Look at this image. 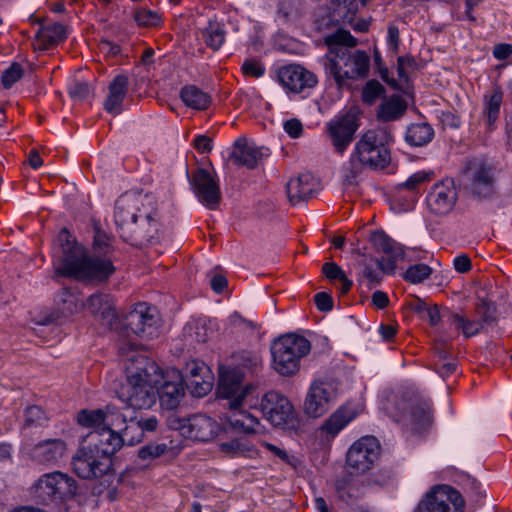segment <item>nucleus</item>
Segmentation results:
<instances>
[{
	"instance_id": "nucleus-1",
	"label": "nucleus",
	"mask_w": 512,
	"mask_h": 512,
	"mask_svg": "<svg viewBox=\"0 0 512 512\" xmlns=\"http://www.w3.org/2000/svg\"><path fill=\"white\" fill-rule=\"evenodd\" d=\"M57 241L62 249L61 265L56 269L57 276L104 283L116 271L110 258L114 251L112 237L100 227H94L92 253L80 245L66 228L60 230Z\"/></svg>"
},
{
	"instance_id": "nucleus-2",
	"label": "nucleus",
	"mask_w": 512,
	"mask_h": 512,
	"mask_svg": "<svg viewBox=\"0 0 512 512\" xmlns=\"http://www.w3.org/2000/svg\"><path fill=\"white\" fill-rule=\"evenodd\" d=\"M147 196L126 192L115 203L114 220L120 237L133 246L143 247L160 240L157 211L148 209Z\"/></svg>"
},
{
	"instance_id": "nucleus-3",
	"label": "nucleus",
	"mask_w": 512,
	"mask_h": 512,
	"mask_svg": "<svg viewBox=\"0 0 512 512\" xmlns=\"http://www.w3.org/2000/svg\"><path fill=\"white\" fill-rule=\"evenodd\" d=\"M137 345L133 343H122L119 346V353L126 356L127 391H122L119 398L126 407L134 410L148 409L156 402V388L164 379L160 367L148 357L141 354H132Z\"/></svg>"
},
{
	"instance_id": "nucleus-4",
	"label": "nucleus",
	"mask_w": 512,
	"mask_h": 512,
	"mask_svg": "<svg viewBox=\"0 0 512 512\" xmlns=\"http://www.w3.org/2000/svg\"><path fill=\"white\" fill-rule=\"evenodd\" d=\"M323 43L328 48L325 68L339 86L347 79L367 76L370 56L363 50H356L354 53L349 51L358 41L348 30L336 29L324 37Z\"/></svg>"
},
{
	"instance_id": "nucleus-5",
	"label": "nucleus",
	"mask_w": 512,
	"mask_h": 512,
	"mask_svg": "<svg viewBox=\"0 0 512 512\" xmlns=\"http://www.w3.org/2000/svg\"><path fill=\"white\" fill-rule=\"evenodd\" d=\"M393 135L387 128L367 130L356 142L350 156L353 168L384 169L391 161L388 145Z\"/></svg>"
},
{
	"instance_id": "nucleus-6",
	"label": "nucleus",
	"mask_w": 512,
	"mask_h": 512,
	"mask_svg": "<svg viewBox=\"0 0 512 512\" xmlns=\"http://www.w3.org/2000/svg\"><path fill=\"white\" fill-rule=\"evenodd\" d=\"M272 367L282 376H293L300 369V360L311 351L310 341L297 333L275 339L270 347Z\"/></svg>"
},
{
	"instance_id": "nucleus-7",
	"label": "nucleus",
	"mask_w": 512,
	"mask_h": 512,
	"mask_svg": "<svg viewBox=\"0 0 512 512\" xmlns=\"http://www.w3.org/2000/svg\"><path fill=\"white\" fill-rule=\"evenodd\" d=\"M105 418H77L79 425L90 429L86 435L88 447L112 460L113 455L122 447L119 433L104 423Z\"/></svg>"
},
{
	"instance_id": "nucleus-8",
	"label": "nucleus",
	"mask_w": 512,
	"mask_h": 512,
	"mask_svg": "<svg viewBox=\"0 0 512 512\" xmlns=\"http://www.w3.org/2000/svg\"><path fill=\"white\" fill-rule=\"evenodd\" d=\"M35 496L43 504L59 502L76 494V481L68 474L54 471L42 475L34 485Z\"/></svg>"
},
{
	"instance_id": "nucleus-9",
	"label": "nucleus",
	"mask_w": 512,
	"mask_h": 512,
	"mask_svg": "<svg viewBox=\"0 0 512 512\" xmlns=\"http://www.w3.org/2000/svg\"><path fill=\"white\" fill-rule=\"evenodd\" d=\"M464 499L450 485H437L428 491L413 512H463Z\"/></svg>"
},
{
	"instance_id": "nucleus-10",
	"label": "nucleus",
	"mask_w": 512,
	"mask_h": 512,
	"mask_svg": "<svg viewBox=\"0 0 512 512\" xmlns=\"http://www.w3.org/2000/svg\"><path fill=\"white\" fill-rule=\"evenodd\" d=\"M243 374L237 369L221 371L217 384L216 395L218 400H224L223 407L239 410L248 395L252 385H242Z\"/></svg>"
},
{
	"instance_id": "nucleus-11",
	"label": "nucleus",
	"mask_w": 512,
	"mask_h": 512,
	"mask_svg": "<svg viewBox=\"0 0 512 512\" xmlns=\"http://www.w3.org/2000/svg\"><path fill=\"white\" fill-rule=\"evenodd\" d=\"M359 127L360 119L353 109L335 116L327 123L328 138L336 153L343 154L347 150Z\"/></svg>"
},
{
	"instance_id": "nucleus-12",
	"label": "nucleus",
	"mask_w": 512,
	"mask_h": 512,
	"mask_svg": "<svg viewBox=\"0 0 512 512\" xmlns=\"http://www.w3.org/2000/svg\"><path fill=\"white\" fill-rule=\"evenodd\" d=\"M381 446L376 437L366 435L356 440L346 453V463L357 473L370 470L378 460Z\"/></svg>"
},
{
	"instance_id": "nucleus-13",
	"label": "nucleus",
	"mask_w": 512,
	"mask_h": 512,
	"mask_svg": "<svg viewBox=\"0 0 512 512\" xmlns=\"http://www.w3.org/2000/svg\"><path fill=\"white\" fill-rule=\"evenodd\" d=\"M469 194L479 200H492L498 194L496 169L487 163H478L469 169Z\"/></svg>"
},
{
	"instance_id": "nucleus-14",
	"label": "nucleus",
	"mask_w": 512,
	"mask_h": 512,
	"mask_svg": "<svg viewBox=\"0 0 512 512\" xmlns=\"http://www.w3.org/2000/svg\"><path fill=\"white\" fill-rule=\"evenodd\" d=\"M168 426L185 438L208 442L222 432L215 418H169Z\"/></svg>"
},
{
	"instance_id": "nucleus-15",
	"label": "nucleus",
	"mask_w": 512,
	"mask_h": 512,
	"mask_svg": "<svg viewBox=\"0 0 512 512\" xmlns=\"http://www.w3.org/2000/svg\"><path fill=\"white\" fill-rule=\"evenodd\" d=\"M72 467L78 477L94 479L109 475L112 471V460L101 456L97 450L84 446L73 456Z\"/></svg>"
},
{
	"instance_id": "nucleus-16",
	"label": "nucleus",
	"mask_w": 512,
	"mask_h": 512,
	"mask_svg": "<svg viewBox=\"0 0 512 512\" xmlns=\"http://www.w3.org/2000/svg\"><path fill=\"white\" fill-rule=\"evenodd\" d=\"M190 185L200 203L210 210L218 208L222 195L218 179L215 175L199 167L192 172Z\"/></svg>"
},
{
	"instance_id": "nucleus-17",
	"label": "nucleus",
	"mask_w": 512,
	"mask_h": 512,
	"mask_svg": "<svg viewBox=\"0 0 512 512\" xmlns=\"http://www.w3.org/2000/svg\"><path fill=\"white\" fill-rule=\"evenodd\" d=\"M277 80L287 92L291 93H301L305 89L314 88L318 83L315 74L296 64L279 68Z\"/></svg>"
},
{
	"instance_id": "nucleus-18",
	"label": "nucleus",
	"mask_w": 512,
	"mask_h": 512,
	"mask_svg": "<svg viewBox=\"0 0 512 512\" xmlns=\"http://www.w3.org/2000/svg\"><path fill=\"white\" fill-rule=\"evenodd\" d=\"M458 198L454 180L446 178L434 184L427 197L428 209L437 215H446L454 207Z\"/></svg>"
},
{
	"instance_id": "nucleus-19",
	"label": "nucleus",
	"mask_w": 512,
	"mask_h": 512,
	"mask_svg": "<svg viewBox=\"0 0 512 512\" xmlns=\"http://www.w3.org/2000/svg\"><path fill=\"white\" fill-rule=\"evenodd\" d=\"M155 308L146 303H138L129 311L123 321V326L127 332L137 336L150 337L156 325Z\"/></svg>"
},
{
	"instance_id": "nucleus-20",
	"label": "nucleus",
	"mask_w": 512,
	"mask_h": 512,
	"mask_svg": "<svg viewBox=\"0 0 512 512\" xmlns=\"http://www.w3.org/2000/svg\"><path fill=\"white\" fill-rule=\"evenodd\" d=\"M182 382V375L177 370H173L171 376L169 374L164 375L161 384L156 388V393L158 394L162 408L172 410L179 405L181 398L184 396Z\"/></svg>"
},
{
	"instance_id": "nucleus-21",
	"label": "nucleus",
	"mask_w": 512,
	"mask_h": 512,
	"mask_svg": "<svg viewBox=\"0 0 512 512\" xmlns=\"http://www.w3.org/2000/svg\"><path fill=\"white\" fill-rule=\"evenodd\" d=\"M123 421L125 427L119 434L122 445L133 446L140 443L146 432H154L158 426L156 418H123Z\"/></svg>"
},
{
	"instance_id": "nucleus-22",
	"label": "nucleus",
	"mask_w": 512,
	"mask_h": 512,
	"mask_svg": "<svg viewBox=\"0 0 512 512\" xmlns=\"http://www.w3.org/2000/svg\"><path fill=\"white\" fill-rule=\"evenodd\" d=\"M87 310L104 325H112L117 318L114 303L108 294L95 293L86 301Z\"/></svg>"
},
{
	"instance_id": "nucleus-23",
	"label": "nucleus",
	"mask_w": 512,
	"mask_h": 512,
	"mask_svg": "<svg viewBox=\"0 0 512 512\" xmlns=\"http://www.w3.org/2000/svg\"><path fill=\"white\" fill-rule=\"evenodd\" d=\"M259 410L263 416H292L294 406L288 397L278 391L271 390L263 395Z\"/></svg>"
},
{
	"instance_id": "nucleus-24",
	"label": "nucleus",
	"mask_w": 512,
	"mask_h": 512,
	"mask_svg": "<svg viewBox=\"0 0 512 512\" xmlns=\"http://www.w3.org/2000/svg\"><path fill=\"white\" fill-rule=\"evenodd\" d=\"M66 443L60 439H48L36 444L31 450V457L40 464H55L64 457Z\"/></svg>"
},
{
	"instance_id": "nucleus-25",
	"label": "nucleus",
	"mask_w": 512,
	"mask_h": 512,
	"mask_svg": "<svg viewBox=\"0 0 512 512\" xmlns=\"http://www.w3.org/2000/svg\"><path fill=\"white\" fill-rule=\"evenodd\" d=\"M129 79L126 75L120 74L114 77L108 86V95L104 102V109L111 114H120L122 103L127 95Z\"/></svg>"
},
{
	"instance_id": "nucleus-26",
	"label": "nucleus",
	"mask_w": 512,
	"mask_h": 512,
	"mask_svg": "<svg viewBox=\"0 0 512 512\" xmlns=\"http://www.w3.org/2000/svg\"><path fill=\"white\" fill-rule=\"evenodd\" d=\"M360 0H329L326 16L335 25L351 22L359 8ZM365 4V0H361Z\"/></svg>"
},
{
	"instance_id": "nucleus-27",
	"label": "nucleus",
	"mask_w": 512,
	"mask_h": 512,
	"mask_svg": "<svg viewBox=\"0 0 512 512\" xmlns=\"http://www.w3.org/2000/svg\"><path fill=\"white\" fill-rule=\"evenodd\" d=\"M313 180L314 177L310 173H303L287 183V195L291 204L295 205L312 197L314 194Z\"/></svg>"
},
{
	"instance_id": "nucleus-28",
	"label": "nucleus",
	"mask_w": 512,
	"mask_h": 512,
	"mask_svg": "<svg viewBox=\"0 0 512 512\" xmlns=\"http://www.w3.org/2000/svg\"><path fill=\"white\" fill-rule=\"evenodd\" d=\"M66 39V29L60 23L41 27L35 36V48L47 50Z\"/></svg>"
},
{
	"instance_id": "nucleus-29",
	"label": "nucleus",
	"mask_w": 512,
	"mask_h": 512,
	"mask_svg": "<svg viewBox=\"0 0 512 512\" xmlns=\"http://www.w3.org/2000/svg\"><path fill=\"white\" fill-rule=\"evenodd\" d=\"M234 151L231 157L235 160V163L241 166H245L249 169H253L257 166L258 160L261 158V150L249 144L245 139H237L234 143Z\"/></svg>"
},
{
	"instance_id": "nucleus-30",
	"label": "nucleus",
	"mask_w": 512,
	"mask_h": 512,
	"mask_svg": "<svg viewBox=\"0 0 512 512\" xmlns=\"http://www.w3.org/2000/svg\"><path fill=\"white\" fill-rule=\"evenodd\" d=\"M435 132L428 122H416L407 126L404 140L411 147H424L434 138Z\"/></svg>"
},
{
	"instance_id": "nucleus-31",
	"label": "nucleus",
	"mask_w": 512,
	"mask_h": 512,
	"mask_svg": "<svg viewBox=\"0 0 512 512\" xmlns=\"http://www.w3.org/2000/svg\"><path fill=\"white\" fill-rule=\"evenodd\" d=\"M406 110V102L400 96L393 95L379 105L377 119L382 122L396 121L406 113Z\"/></svg>"
},
{
	"instance_id": "nucleus-32",
	"label": "nucleus",
	"mask_w": 512,
	"mask_h": 512,
	"mask_svg": "<svg viewBox=\"0 0 512 512\" xmlns=\"http://www.w3.org/2000/svg\"><path fill=\"white\" fill-rule=\"evenodd\" d=\"M180 97L186 106L196 110H205L211 103L210 95L194 85L184 86L180 91Z\"/></svg>"
},
{
	"instance_id": "nucleus-33",
	"label": "nucleus",
	"mask_w": 512,
	"mask_h": 512,
	"mask_svg": "<svg viewBox=\"0 0 512 512\" xmlns=\"http://www.w3.org/2000/svg\"><path fill=\"white\" fill-rule=\"evenodd\" d=\"M201 37L207 47L213 51L219 50L226 38L224 25L217 21H209L208 25L201 30Z\"/></svg>"
},
{
	"instance_id": "nucleus-34",
	"label": "nucleus",
	"mask_w": 512,
	"mask_h": 512,
	"mask_svg": "<svg viewBox=\"0 0 512 512\" xmlns=\"http://www.w3.org/2000/svg\"><path fill=\"white\" fill-rule=\"evenodd\" d=\"M55 304L63 316H70L79 310L78 295L71 288H63L55 298Z\"/></svg>"
},
{
	"instance_id": "nucleus-35",
	"label": "nucleus",
	"mask_w": 512,
	"mask_h": 512,
	"mask_svg": "<svg viewBox=\"0 0 512 512\" xmlns=\"http://www.w3.org/2000/svg\"><path fill=\"white\" fill-rule=\"evenodd\" d=\"M322 274L330 281H339L341 283L340 294H346L352 287V281L349 280L342 268L335 262L328 261L322 264Z\"/></svg>"
},
{
	"instance_id": "nucleus-36",
	"label": "nucleus",
	"mask_w": 512,
	"mask_h": 512,
	"mask_svg": "<svg viewBox=\"0 0 512 512\" xmlns=\"http://www.w3.org/2000/svg\"><path fill=\"white\" fill-rule=\"evenodd\" d=\"M277 429L289 435L305 432L308 418H266Z\"/></svg>"
},
{
	"instance_id": "nucleus-37",
	"label": "nucleus",
	"mask_w": 512,
	"mask_h": 512,
	"mask_svg": "<svg viewBox=\"0 0 512 512\" xmlns=\"http://www.w3.org/2000/svg\"><path fill=\"white\" fill-rule=\"evenodd\" d=\"M448 322L457 330H461L466 338L475 336L482 329V324L479 321L467 319L459 314L451 313Z\"/></svg>"
},
{
	"instance_id": "nucleus-38",
	"label": "nucleus",
	"mask_w": 512,
	"mask_h": 512,
	"mask_svg": "<svg viewBox=\"0 0 512 512\" xmlns=\"http://www.w3.org/2000/svg\"><path fill=\"white\" fill-rule=\"evenodd\" d=\"M320 408V380L315 379L304 400L303 412L306 416H315Z\"/></svg>"
},
{
	"instance_id": "nucleus-39",
	"label": "nucleus",
	"mask_w": 512,
	"mask_h": 512,
	"mask_svg": "<svg viewBox=\"0 0 512 512\" xmlns=\"http://www.w3.org/2000/svg\"><path fill=\"white\" fill-rule=\"evenodd\" d=\"M370 241L374 248L384 254H389L396 250V247H403L390 238L384 231H374L371 233Z\"/></svg>"
},
{
	"instance_id": "nucleus-40",
	"label": "nucleus",
	"mask_w": 512,
	"mask_h": 512,
	"mask_svg": "<svg viewBox=\"0 0 512 512\" xmlns=\"http://www.w3.org/2000/svg\"><path fill=\"white\" fill-rule=\"evenodd\" d=\"M386 257H381L377 260L379 269L386 274H393L396 265L400 260L405 259V251L403 247H396V250L386 254Z\"/></svg>"
},
{
	"instance_id": "nucleus-41",
	"label": "nucleus",
	"mask_w": 512,
	"mask_h": 512,
	"mask_svg": "<svg viewBox=\"0 0 512 512\" xmlns=\"http://www.w3.org/2000/svg\"><path fill=\"white\" fill-rule=\"evenodd\" d=\"M502 99L503 93L497 89L486 100L485 114L489 126H492L499 116Z\"/></svg>"
},
{
	"instance_id": "nucleus-42",
	"label": "nucleus",
	"mask_w": 512,
	"mask_h": 512,
	"mask_svg": "<svg viewBox=\"0 0 512 512\" xmlns=\"http://www.w3.org/2000/svg\"><path fill=\"white\" fill-rule=\"evenodd\" d=\"M432 274V268L423 263L408 267L404 273V279L412 284H418L428 279Z\"/></svg>"
},
{
	"instance_id": "nucleus-43",
	"label": "nucleus",
	"mask_w": 512,
	"mask_h": 512,
	"mask_svg": "<svg viewBox=\"0 0 512 512\" xmlns=\"http://www.w3.org/2000/svg\"><path fill=\"white\" fill-rule=\"evenodd\" d=\"M201 378H191V380H185V385L192 396L201 398L207 395L212 389L211 377L207 375Z\"/></svg>"
},
{
	"instance_id": "nucleus-44",
	"label": "nucleus",
	"mask_w": 512,
	"mask_h": 512,
	"mask_svg": "<svg viewBox=\"0 0 512 512\" xmlns=\"http://www.w3.org/2000/svg\"><path fill=\"white\" fill-rule=\"evenodd\" d=\"M134 20L142 27H156L161 24L162 18L159 13L147 8H138L134 12Z\"/></svg>"
},
{
	"instance_id": "nucleus-45",
	"label": "nucleus",
	"mask_w": 512,
	"mask_h": 512,
	"mask_svg": "<svg viewBox=\"0 0 512 512\" xmlns=\"http://www.w3.org/2000/svg\"><path fill=\"white\" fill-rule=\"evenodd\" d=\"M277 15L285 22H293L299 18L300 12L294 0H279Z\"/></svg>"
},
{
	"instance_id": "nucleus-46",
	"label": "nucleus",
	"mask_w": 512,
	"mask_h": 512,
	"mask_svg": "<svg viewBox=\"0 0 512 512\" xmlns=\"http://www.w3.org/2000/svg\"><path fill=\"white\" fill-rule=\"evenodd\" d=\"M24 75L21 64L14 62L2 72L1 83L4 88H11Z\"/></svg>"
},
{
	"instance_id": "nucleus-47",
	"label": "nucleus",
	"mask_w": 512,
	"mask_h": 512,
	"mask_svg": "<svg viewBox=\"0 0 512 512\" xmlns=\"http://www.w3.org/2000/svg\"><path fill=\"white\" fill-rule=\"evenodd\" d=\"M430 173L425 171H418L412 174L407 180L404 182H400L396 185V189L408 190V191H416L418 187L428 181H430Z\"/></svg>"
},
{
	"instance_id": "nucleus-48",
	"label": "nucleus",
	"mask_w": 512,
	"mask_h": 512,
	"mask_svg": "<svg viewBox=\"0 0 512 512\" xmlns=\"http://www.w3.org/2000/svg\"><path fill=\"white\" fill-rule=\"evenodd\" d=\"M237 360L239 364L251 372H257L260 368H262V358L261 356L252 351H242L237 355Z\"/></svg>"
},
{
	"instance_id": "nucleus-49",
	"label": "nucleus",
	"mask_w": 512,
	"mask_h": 512,
	"mask_svg": "<svg viewBox=\"0 0 512 512\" xmlns=\"http://www.w3.org/2000/svg\"><path fill=\"white\" fill-rule=\"evenodd\" d=\"M353 418H328L322 425V434H326L327 441L330 442Z\"/></svg>"
},
{
	"instance_id": "nucleus-50",
	"label": "nucleus",
	"mask_w": 512,
	"mask_h": 512,
	"mask_svg": "<svg viewBox=\"0 0 512 512\" xmlns=\"http://www.w3.org/2000/svg\"><path fill=\"white\" fill-rule=\"evenodd\" d=\"M230 426L244 434H257L262 430L258 418H245V420L236 418L235 421H230Z\"/></svg>"
},
{
	"instance_id": "nucleus-51",
	"label": "nucleus",
	"mask_w": 512,
	"mask_h": 512,
	"mask_svg": "<svg viewBox=\"0 0 512 512\" xmlns=\"http://www.w3.org/2000/svg\"><path fill=\"white\" fill-rule=\"evenodd\" d=\"M478 314L480 315L479 322L484 325H493L496 322V308L486 299H481L477 307Z\"/></svg>"
},
{
	"instance_id": "nucleus-52",
	"label": "nucleus",
	"mask_w": 512,
	"mask_h": 512,
	"mask_svg": "<svg viewBox=\"0 0 512 512\" xmlns=\"http://www.w3.org/2000/svg\"><path fill=\"white\" fill-rule=\"evenodd\" d=\"M183 380H191V378H201L209 375V368L203 363L196 360L186 363L183 369Z\"/></svg>"
},
{
	"instance_id": "nucleus-53",
	"label": "nucleus",
	"mask_w": 512,
	"mask_h": 512,
	"mask_svg": "<svg viewBox=\"0 0 512 512\" xmlns=\"http://www.w3.org/2000/svg\"><path fill=\"white\" fill-rule=\"evenodd\" d=\"M385 92L384 86L377 80H370L362 91V99L367 104H372Z\"/></svg>"
},
{
	"instance_id": "nucleus-54",
	"label": "nucleus",
	"mask_w": 512,
	"mask_h": 512,
	"mask_svg": "<svg viewBox=\"0 0 512 512\" xmlns=\"http://www.w3.org/2000/svg\"><path fill=\"white\" fill-rule=\"evenodd\" d=\"M219 447L222 452L232 457L242 456L250 451L249 446L240 439H232L231 441L223 442Z\"/></svg>"
},
{
	"instance_id": "nucleus-55",
	"label": "nucleus",
	"mask_w": 512,
	"mask_h": 512,
	"mask_svg": "<svg viewBox=\"0 0 512 512\" xmlns=\"http://www.w3.org/2000/svg\"><path fill=\"white\" fill-rule=\"evenodd\" d=\"M168 451V446L165 443L161 444H147L143 446L139 452L138 457L141 460H152L164 455Z\"/></svg>"
},
{
	"instance_id": "nucleus-56",
	"label": "nucleus",
	"mask_w": 512,
	"mask_h": 512,
	"mask_svg": "<svg viewBox=\"0 0 512 512\" xmlns=\"http://www.w3.org/2000/svg\"><path fill=\"white\" fill-rule=\"evenodd\" d=\"M364 413V407L361 403L347 402L340 406L331 416H359Z\"/></svg>"
},
{
	"instance_id": "nucleus-57",
	"label": "nucleus",
	"mask_w": 512,
	"mask_h": 512,
	"mask_svg": "<svg viewBox=\"0 0 512 512\" xmlns=\"http://www.w3.org/2000/svg\"><path fill=\"white\" fill-rule=\"evenodd\" d=\"M283 129L292 139H298L303 135L304 129L302 122L297 118H291L283 123Z\"/></svg>"
},
{
	"instance_id": "nucleus-58",
	"label": "nucleus",
	"mask_w": 512,
	"mask_h": 512,
	"mask_svg": "<svg viewBox=\"0 0 512 512\" xmlns=\"http://www.w3.org/2000/svg\"><path fill=\"white\" fill-rule=\"evenodd\" d=\"M242 71L246 76L259 78L264 74L265 68L257 61L247 60L242 65Z\"/></svg>"
},
{
	"instance_id": "nucleus-59",
	"label": "nucleus",
	"mask_w": 512,
	"mask_h": 512,
	"mask_svg": "<svg viewBox=\"0 0 512 512\" xmlns=\"http://www.w3.org/2000/svg\"><path fill=\"white\" fill-rule=\"evenodd\" d=\"M432 413L434 410L429 399L420 398L412 407V416H429Z\"/></svg>"
},
{
	"instance_id": "nucleus-60",
	"label": "nucleus",
	"mask_w": 512,
	"mask_h": 512,
	"mask_svg": "<svg viewBox=\"0 0 512 512\" xmlns=\"http://www.w3.org/2000/svg\"><path fill=\"white\" fill-rule=\"evenodd\" d=\"M69 95L73 99L83 100L86 99L90 94V87L86 82H75L69 88Z\"/></svg>"
},
{
	"instance_id": "nucleus-61",
	"label": "nucleus",
	"mask_w": 512,
	"mask_h": 512,
	"mask_svg": "<svg viewBox=\"0 0 512 512\" xmlns=\"http://www.w3.org/2000/svg\"><path fill=\"white\" fill-rule=\"evenodd\" d=\"M363 277L367 280L369 288L375 287L382 281L381 273L372 266L366 265L363 269Z\"/></svg>"
},
{
	"instance_id": "nucleus-62",
	"label": "nucleus",
	"mask_w": 512,
	"mask_h": 512,
	"mask_svg": "<svg viewBox=\"0 0 512 512\" xmlns=\"http://www.w3.org/2000/svg\"><path fill=\"white\" fill-rule=\"evenodd\" d=\"M338 493L340 498L346 502H350L352 499H356L361 495V492L356 489L355 485L352 483H349L344 487H340L338 489Z\"/></svg>"
},
{
	"instance_id": "nucleus-63",
	"label": "nucleus",
	"mask_w": 512,
	"mask_h": 512,
	"mask_svg": "<svg viewBox=\"0 0 512 512\" xmlns=\"http://www.w3.org/2000/svg\"><path fill=\"white\" fill-rule=\"evenodd\" d=\"M264 446L267 450L272 452L275 456L279 457L281 460L285 461L289 465L296 466L297 459L295 457H290L285 450L280 449L271 443H265Z\"/></svg>"
},
{
	"instance_id": "nucleus-64",
	"label": "nucleus",
	"mask_w": 512,
	"mask_h": 512,
	"mask_svg": "<svg viewBox=\"0 0 512 512\" xmlns=\"http://www.w3.org/2000/svg\"><path fill=\"white\" fill-rule=\"evenodd\" d=\"M492 53L496 59L505 60L512 55V45L508 43L496 44Z\"/></svg>"
}]
</instances>
